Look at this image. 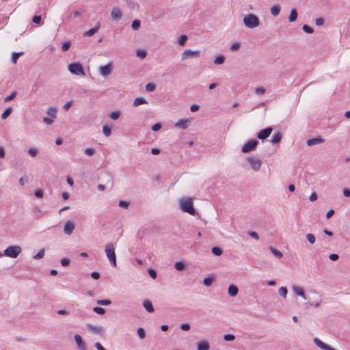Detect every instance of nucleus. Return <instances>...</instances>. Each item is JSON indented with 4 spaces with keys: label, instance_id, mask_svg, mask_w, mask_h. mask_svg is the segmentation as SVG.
Wrapping results in <instances>:
<instances>
[{
    "label": "nucleus",
    "instance_id": "56",
    "mask_svg": "<svg viewBox=\"0 0 350 350\" xmlns=\"http://www.w3.org/2000/svg\"><path fill=\"white\" fill-rule=\"evenodd\" d=\"M265 92V89L263 87H258L255 90V93L258 95L263 94Z\"/></svg>",
    "mask_w": 350,
    "mask_h": 350
},
{
    "label": "nucleus",
    "instance_id": "36",
    "mask_svg": "<svg viewBox=\"0 0 350 350\" xmlns=\"http://www.w3.org/2000/svg\"><path fill=\"white\" fill-rule=\"evenodd\" d=\"M12 107H8L7 109H5V110L3 112L2 115H1V118L3 120H5L12 113Z\"/></svg>",
    "mask_w": 350,
    "mask_h": 350
},
{
    "label": "nucleus",
    "instance_id": "54",
    "mask_svg": "<svg viewBox=\"0 0 350 350\" xmlns=\"http://www.w3.org/2000/svg\"><path fill=\"white\" fill-rule=\"evenodd\" d=\"M129 204L130 203L127 201L120 200V201H119L118 205L121 208H127L129 206Z\"/></svg>",
    "mask_w": 350,
    "mask_h": 350
},
{
    "label": "nucleus",
    "instance_id": "59",
    "mask_svg": "<svg viewBox=\"0 0 350 350\" xmlns=\"http://www.w3.org/2000/svg\"><path fill=\"white\" fill-rule=\"evenodd\" d=\"M161 129V123H156L152 126V131L156 132L159 131Z\"/></svg>",
    "mask_w": 350,
    "mask_h": 350
},
{
    "label": "nucleus",
    "instance_id": "51",
    "mask_svg": "<svg viewBox=\"0 0 350 350\" xmlns=\"http://www.w3.org/2000/svg\"><path fill=\"white\" fill-rule=\"evenodd\" d=\"M240 46H241V44L239 42H234L233 43L230 47V49L232 51H237L239 50L240 49Z\"/></svg>",
    "mask_w": 350,
    "mask_h": 350
},
{
    "label": "nucleus",
    "instance_id": "2",
    "mask_svg": "<svg viewBox=\"0 0 350 350\" xmlns=\"http://www.w3.org/2000/svg\"><path fill=\"white\" fill-rule=\"evenodd\" d=\"M105 252L106 256L110 262L111 265L113 267H117L116 255L115 253V247L113 243H109L105 246Z\"/></svg>",
    "mask_w": 350,
    "mask_h": 350
},
{
    "label": "nucleus",
    "instance_id": "42",
    "mask_svg": "<svg viewBox=\"0 0 350 350\" xmlns=\"http://www.w3.org/2000/svg\"><path fill=\"white\" fill-rule=\"evenodd\" d=\"M44 253H45V250L44 248H42V249L40 250L36 255L33 256V258L36 259V260L42 258L43 256H44Z\"/></svg>",
    "mask_w": 350,
    "mask_h": 350
},
{
    "label": "nucleus",
    "instance_id": "19",
    "mask_svg": "<svg viewBox=\"0 0 350 350\" xmlns=\"http://www.w3.org/2000/svg\"><path fill=\"white\" fill-rule=\"evenodd\" d=\"M209 343L206 340H202L197 344V350H209Z\"/></svg>",
    "mask_w": 350,
    "mask_h": 350
},
{
    "label": "nucleus",
    "instance_id": "57",
    "mask_svg": "<svg viewBox=\"0 0 350 350\" xmlns=\"http://www.w3.org/2000/svg\"><path fill=\"white\" fill-rule=\"evenodd\" d=\"M44 192L42 189H38L35 191L34 195L38 198H41L43 197Z\"/></svg>",
    "mask_w": 350,
    "mask_h": 350
},
{
    "label": "nucleus",
    "instance_id": "30",
    "mask_svg": "<svg viewBox=\"0 0 350 350\" xmlns=\"http://www.w3.org/2000/svg\"><path fill=\"white\" fill-rule=\"evenodd\" d=\"M105 184L109 185L110 187H112L113 185V176H111V174L105 173Z\"/></svg>",
    "mask_w": 350,
    "mask_h": 350
},
{
    "label": "nucleus",
    "instance_id": "9",
    "mask_svg": "<svg viewBox=\"0 0 350 350\" xmlns=\"http://www.w3.org/2000/svg\"><path fill=\"white\" fill-rule=\"evenodd\" d=\"M272 130L273 129L271 127H267L266 129H264L257 133V137L259 139L264 140L271 135Z\"/></svg>",
    "mask_w": 350,
    "mask_h": 350
},
{
    "label": "nucleus",
    "instance_id": "14",
    "mask_svg": "<svg viewBox=\"0 0 350 350\" xmlns=\"http://www.w3.org/2000/svg\"><path fill=\"white\" fill-rule=\"evenodd\" d=\"M75 340L78 348L81 350H86V344L83 340L81 336L79 334H75L74 336Z\"/></svg>",
    "mask_w": 350,
    "mask_h": 350
},
{
    "label": "nucleus",
    "instance_id": "22",
    "mask_svg": "<svg viewBox=\"0 0 350 350\" xmlns=\"http://www.w3.org/2000/svg\"><path fill=\"white\" fill-rule=\"evenodd\" d=\"M282 137V136L280 133H275L271 137V142L273 144H278L281 142Z\"/></svg>",
    "mask_w": 350,
    "mask_h": 350
},
{
    "label": "nucleus",
    "instance_id": "8",
    "mask_svg": "<svg viewBox=\"0 0 350 350\" xmlns=\"http://www.w3.org/2000/svg\"><path fill=\"white\" fill-rule=\"evenodd\" d=\"M200 55V51L185 50L181 55V60H185L189 57H198Z\"/></svg>",
    "mask_w": 350,
    "mask_h": 350
},
{
    "label": "nucleus",
    "instance_id": "64",
    "mask_svg": "<svg viewBox=\"0 0 350 350\" xmlns=\"http://www.w3.org/2000/svg\"><path fill=\"white\" fill-rule=\"evenodd\" d=\"M180 329L183 331H188L190 329V325L187 323L180 325Z\"/></svg>",
    "mask_w": 350,
    "mask_h": 350
},
{
    "label": "nucleus",
    "instance_id": "23",
    "mask_svg": "<svg viewBox=\"0 0 350 350\" xmlns=\"http://www.w3.org/2000/svg\"><path fill=\"white\" fill-rule=\"evenodd\" d=\"M293 290L296 295L302 297L304 299H306L305 292L301 287H299L298 286H293Z\"/></svg>",
    "mask_w": 350,
    "mask_h": 350
},
{
    "label": "nucleus",
    "instance_id": "35",
    "mask_svg": "<svg viewBox=\"0 0 350 350\" xmlns=\"http://www.w3.org/2000/svg\"><path fill=\"white\" fill-rule=\"evenodd\" d=\"M214 281V278L213 277H207L205 278L203 280V284L206 286H211Z\"/></svg>",
    "mask_w": 350,
    "mask_h": 350
},
{
    "label": "nucleus",
    "instance_id": "4",
    "mask_svg": "<svg viewBox=\"0 0 350 350\" xmlns=\"http://www.w3.org/2000/svg\"><path fill=\"white\" fill-rule=\"evenodd\" d=\"M22 249L19 245H10L3 252L5 256L16 258L21 254Z\"/></svg>",
    "mask_w": 350,
    "mask_h": 350
},
{
    "label": "nucleus",
    "instance_id": "45",
    "mask_svg": "<svg viewBox=\"0 0 350 350\" xmlns=\"http://www.w3.org/2000/svg\"><path fill=\"white\" fill-rule=\"evenodd\" d=\"M138 336L140 339H144L146 337V332L144 328L139 327L137 330Z\"/></svg>",
    "mask_w": 350,
    "mask_h": 350
},
{
    "label": "nucleus",
    "instance_id": "3",
    "mask_svg": "<svg viewBox=\"0 0 350 350\" xmlns=\"http://www.w3.org/2000/svg\"><path fill=\"white\" fill-rule=\"evenodd\" d=\"M243 21L245 27L250 29L255 28L260 24L258 17L254 14H249L245 16Z\"/></svg>",
    "mask_w": 350,
    "mask_h": 350
},
{
    "label": "nucleus",
    "instance_id": "46",
    "mask_svg": "<svg viewBox=\"0 0 350 350\" xmlns=\"http://www.w3.org/2000/svg\"><path fill=\"white\" fill-rule=\"evenodd\" d=\"M93 311L98 314H105V310L103 308L96 306L93 308Z\"/></svg>",
    "mask_w": 350,
    "mask_h": 350
},
{
    "label": "nucleus",
    "instance_id": "32",
    "mask_svg": "<svg viewBox=\"0 0 350 350\" xmlns=\"http://www.w3.org/2000/svg\"><path fill=\"white\" fill-rule=\"evenodd\" d=\"M174 267L178 271H183L185 269L186 266L183 262L178 261L175 263Z\"/></svg>",
    "mask_w": 350,
    "mask_h": 350
},
{
    "label": "nucleus",
    "instance_id": "6",
    "mask_svg": "<svg viewBox=\"0 0 350 350\" xmlns=\"http://www.w3.org/2000/svg\"><path fill=\"white\" fill-rule=\"evenodd\" d=\"M258 141L256 139H250L247 141L241 148V151L243 153H248L251 151L255 150L258 144Z\"/></svg>",
    "mask_w": 350,
    "mask_h": 350
},
{
    "label": "nucleus",
    "instance_id": "28",
    "mask_svg": "<svg viewBox=\"0 0 350 350\" xmlns=\"http://www.w3.org/2000/svg\"><path fill=\"white\" fill-rule=\"evenodd\" d=\"M126 3L130 10H139V5L132 0H126Z\"/></svg>",
    "mask_w": 350,
    "mask_h": 350
},
{
    "label": "nucleus",
    "instance_id": "1",
    "mask_svg": "<svg viewBox=\"0 0 350 350\" xmlns=\"http://www.w3.org/2000/svg\"><path fill=\"white\" fill-rule=\"evenodd\" d=\"M180 208L183 212L187 213L195 216L197 213L193 207V203L191 198H181L180 200Z\"/></svg>",
    "mask_w": 350,
    "mask_h": 350
},
{
    "label": "nucleus",
    "instance_id": "15",
    "mask_svg": "<svg viewBox=\"0 0 350 350\" xmlns=\"http://www.w3.org/2000/svg\"><path fill=\"white\" fill-rule=\"evenodd\" d=\"M100 73L106 77L109 75L112 71V65L111 64H108L105 66H102L99 68Z\"/></svg>",
    "mask_w": 350,
    "mask_h": 350
},
{
    "label": "nucleus",
    "instance_id": "38",
    "mask_svg": "<svg viewBox=\"0 0 350 350\" xmlns=\"http://www.w3.org/2000/svg\"><path fill=\"white\" fill-rule=\"evenodd\" d=\"M187 39L188 37L186 35H181L178 40V44L180 46H184Z\"/></svg>",
    "mask_w": 350,
    "mask_h": 350
},
{
    "label": "nucleus",
    "instance_id": "29",
    "mask_svg": "<svg viewBox=\"0 0 350 350\" xmlns=\"http://www.w3.org/2000/svg\"><path fill=\"white\" fill-rule=\"evenodd\" d=\"M57 108L55 107H49L47 109V115L51 117L52 118H55L57 117Z\"/></svg>",
    "mask_w": 350,
    "mask_h": 350
},
{
    "label": "nucleus",
    "instance_id": "7",
    "mask_svg": "<svg viewBox=\"0 0 350 350\" xmlns=\"http://www.w3.org/2000/svg\"><path fill=\"white\" fill-rule=\"evenodd\" d=\"M247 161L249 162L251 167L254 171H258L262 165L261 160L256 159L254 157H248Z\"/></svg>",
    "mask_w": 350,
    "mask_h": 350
},
{
    "label": "nucleus",
    "instance_id": "26",
    "mask_svg": "<svg viewBox=\"0 0 350 350\" xmlns=\"http://www.w3.org/2000/svg\"><path fill=\"white\" fill-rule=\"evenodd\" d=\"M280 10H281L280 6L278 4H275L271 8V14L273 16H276L280 14Z\"/></svg>",
    "mask_w": 350,
    "mask_h": 350
},
{
    "label": "nucleus",
    "instance_id": "17",
    "mask_svg": "<svg viewBox=\"0 0 350 350\" xmlns=\"http://www.w3.org/2000/svg\"><path fill=\"white\" fill-rule=\"evenodd\" d=\"M325 142V139L321 137H314L309 139L306 141V144L308 146H312L316 144H322Z\"/></svg>",
    "mask_w": 350,
    "mask_h": 350
},
{
    "label": "nucleus",
    "instance_id": "20",
    "mask_svg": "<svg viewBox=\"0 0 350 350\" xmlns=\"http://www.w3.org/2000/svg\"><path fill=\"white\" fill-rule=\"evenodd\" d=\"M238 292H239V288L238 287L234 285V284H230L229 286H228V293L231 296V297H235L237 294H238Z\"/></svg>",
    "mask_w": 350,
    "mask_h": 350
},
{
    "label": "nucleus",
    "instance_id": "31",
    "mask_svg": "<svg viewBox=\"0 0 350 350\" xmlns=\"http://www.w3.org/2000/svg\"><path fill=\"white\" fill-rule=\"evenodd\" d=\"M225 62V57L223 55L217 56L214 59V64L216 65H221Z\"/></svg>",
    "mask_w": 350,
    "mask_h": 350
},
{
    "label": "nucleus",
    "instance_id": "43",
    "mask_svg": "<svg viewBox=\"0 0 350 350\" xmlns=\"http://www.w3.org/2000/svg\"><path fill=\"white\" fill-rule=\"evenodd\" d=\"M96 303L101 306H109L111 304V301L110 299H98Z\"/></svg>",
    "mask_w": 350,
    "mask_h": 350
},
{
    "label": "nucleus",
    "instance_id": "48",
    "mask_svg": "<svg viewBox=\"0 0 350 350\" xmlns=\"http://www.w3.org/2000/svg\"><path fill=\"white\" fill-rule=\"evenodd\" d=\"M156 85L154 83H148L146 85V90L147 92H152L155 90Z\"/></svg>",
    "mask_w": 350,
    "mask_h": 350
},
{
    "label": "nucleus",
    "instance_id": "39",
    "mask_svg": "<svg viewBox=\"0 0 350 350\" xmlns=\"http://www.w3.org/2000/svg\"><path fill=\"white\" fill-rule=\"evenodd\" d=\"M141 22L138 19L134 20L131 23V27L133 30H137L140 27Z\"/></svg>",
    "mask_w": 350,
    "mask_h": 350
},
{
    "label": "nucleus",
    "instance_id": "62",
    "mask_svg": "<svg viewBox=\"0 0 350 350\" xmlns=\"http://www.w3.org/2000/svg\"><path fill=\"white\" fill-rule=\"evenodd\" d=\"M85 153L88 156H92L95 153V150L92 148H86L85 150Z\"/></svg>",
    "mask_w": 350,
    "mask_h": 350
},
{
    "label": "nucleus",
    "instance_id": "55",
    "mask_svg": "<svg viewBox=\"0 0 350 350\" xmlns=\"http://www.w3.org/2000/svg\"><path fill=\"white\" fill-rule=\"evenodd\" d=\"M28 153L32 157H35L38 154V150L34 148H31L28 150Z\"/></svg>",
    "mask_w": 350,
    "mask_h": 350
},
{
    "label": "nucleus",
    "instance_id": "11",
    "mask_svg": "<svg viewBox=\"0 0 350 350\" xmlns=\"http://www.w3.org/2000/svg\"><path fill=\"white\" fill-rule=\"evenodd\" d=\"M87 327L89 331L92 333L97 334L99 335H103L104 331L103 327L99 325H94L92 324H87Z\"/></svg>",
    "mask_w": 350,
    "mask_h": 350
},
{
    "label": "nucleus",
    "instance_id": "49",
    "mask_svg": "<svg viewBox=\"0 0 350 350\" xmlns=\"http://www.w3.org/2000/svg\"><path fill=\"white\" fill-rule=\"evenodd\" d=\"M302 29L307 33H312L314 32L313 28L308 25H304L302 27Z\"/></svg>",
    "mask_w": 350,
    "mask_h": 350
},
{
    "label": "nucleus",
    "instance_id": "12",
    "mask_svg": "<svg viewBox=\"0 0 350 350\" xmlns=\"http://www.w3.org/2000/svg\"><path fill=\"white\" fill-rule=\"evenodd\" d=\"M122 14L119 8L115 7L111 12V17L114 21H120L122 18Z\"/></svg>",
    "mask_w": 350,
    "mask_h": 350
},
{
    "label": "nucleus",
    "instance_id": "18",
    "mask_svg": "<svg viewBox=\"0 0 350 350\" xmlns=\"http://www.w3.org/2000/svg\"><path fill=\"white\" fill-rule=\"evenodd\" d=\"M100 27V24L99 22H98L93 28L85 31L83 33V36H89V37L92 36L98 31Z\"/></svg>",
    "mask_w": 350,
    "mask_h": 350
},
{
    "label": "nucleus",
    "instance_id": "5",
    "mask_svg": "<svg viewBox=\"0 0 350 350\" xmlns=\"http://www.w3.org/2000/svg\"><path fill=\"white\" fill-rule=\"evenodd\" d=\"M68 70L72 75L85 76V73L83 66L79 62L71 63L68 66Z\"/></svg>",
    "mask_w": 350,
    "mask_h": 350
},
{
    "label": "nucleus",
    "instance_id": "44",
    "mask_svg": "<svg viewBox=\"0 0 350 350\" xmlns=\"http://www.w3.org/2000/svg\"><path fill=\"white\" fill-rule=\"evenodd\" d=\"M287 293H288V290H287L286 287L282 286V287H280L278 290V294L283 297H286Z\"/></svg>",
    "mask_w": 350,
    "mask_h": 350
},
{
    "label": "nucleus",
    "instance_id": "40",
    "mask_svg": "<svg viewBox=\"0 0 350 350\" xmlns=\"http://www.w3.org/2000/svg\"><path fill=\"white\" fill-rule=\"evenodd\" d=\"M306 239L311 245L314 244L316 241L314 235L312 233H308L306 234Z\"/></svg>",
    "mask_w": 350,
    "mask_h": 350
},
{
    "label": "nucleus",
    "instance_id": "27",
    "mask_svg": "<svg viewBox=\"0 0 350 350\" xmlns=\"http://www.w3.org/2000/svg\"><path fill=\"white\" fill-rule=\"evenodd\" d=\"M269 249L271 251V252L278 258H282L283 257V254L280 251L275 249V247L269 246Z\"/></svg>",
    "mask_w": 350,
    "mask_h": 350
},
{
    "label": "nucleus",
    "instance_id": "33",
    "mask_svg": "<svg viewBox=\"0 0 350 350\" xmlns=\"http://www.w3.org/2000/svg\"><path fill=\"white\" fill-rule=\"evenodd\" d=\"M120 111H112L109 114V116L111 119L116 120H118L120 116Z\"/></svg>",
    "mask_w": 350,
    "mask_h": 350
},
{
    "label": "nucleus",
    "instance_id": "63",
    "mask_svg": "<svg viewBox=\"0 0 350 350\" xmlns=\"http://www.w3.org/2000/svg\"><path fill=\"white\" fill-rule=\"evenodd\" d=\"M248 234L252 237L253 239H256V240H258L259 239V236L258 234V233L256 232H254V231H250L248 232Z\"/></svg>",
    "mask_w": 350,
    "mask_h": 350
},
{
    "label": "nucleus",
    "instance_id": "41",
    "mask_svg": "<svg viewBox=\"0 0 350 350\" xmlns=\"http://www.w3.org/2000/svg\"><path fill=\"white\" fill-rule=\"evenodd\" d=\"M103 132L106 137H109L111 133V129L107 125H105L103 127Z\"/></svg>",
    "mask_w": 350,
    "mask_h": 350
},
{
    "label": "nucleus",
    "instance_id": "25",
    "mask_svg": "<svg viewBox=\"0 0 350 350\" xmlns=\"http://www.w3.org/2000/svg\"><path fill=\"white\" fill-rule=\"evenodd\" d=\"M297 18V12L295 8H293L291 10V13L288 17V20L289 22H294Z\"/></svg>",
    "mask_w": 350,
    "mask_h": 350
},
{
    "label": "nucleus",
    "instance_id": "47",
    "mask_svg": "<svg viewBox=\"0 0 350 350\" xmlns=\"http://www.w3.org/2000/svg\"><path fill=\"white\" fill-rule=\"evenodd\" d=\"M136 55L140 59H144V58H145L146 57L147 52L146 51H144V50H137V53H136Z\"/></svg>",
    "mask_w": 350,
    "mask_h": 350
},
{
    "label": "nucleus",
    "instance_id": "16",
    "mask_svg": "<svg viewBox=\"0 0 350 350\" xmlns=\"http://www.w3.org/2000/svg\"><path fill=\"white\" fill-rule=\"evenodd\" d=\"M191 123L190 119H180L176 124L175 126L182 129H185L189 126Z\"/></svg>",
    "mask_w": 350,
    "mask_h": 350
},
{
    "label": "nucleus",
    "instance_id": "58",
    "mask_svg": "<svg viewBox=\"0 0 350 350\" xmlns=\"http://www.w3.org/2000/svg\"><path fill=\"white\" fill-rule=\"evenodd\" d=\"M70 260L67 258H62L60 261V263L63 267L68 266L70 265Z\"/></svg>",
    "mask_w": 350,
    "mask_h": 350
},
{
    "label": "nucleus",
    "instance_id": "37",
    "mask_svg": "<svg viewBox=\"0 0 350 350\" xmlns=\"http://www.w3.org/2000/svg\"><path fill=\"white\" fill-rule=\"evenodd\" d=\"M211 252L214 255L217 256L221 255V254L223 252L222 250L220 247H217V246L213 247L211 249Z\"/></svg>",
    "mask_w": 350,
    "mask_h": 350
},
{
    "label": "nucleus",
    "instance_id": "52",
    "mask_svg": "<svg viewBox=\"0 0 350 350\" xmlns=\"http://www.w3.org/2000/svg\"><path fill=\"white\" fill-rule=\"evenodd\" d=\"M17 92H13L9 96L5 98L4 101L8 102L14 99L16 96Z\"/></svg>",
    "mask_w": 350,
    "mask_h": 350
},
{
    "label": "nucleus",
    "instance_id": "60",
    "mask_svg": "<svg viewBox=\"0 0 350 350\" xmlns=\"http://www.w3.org/2000/svg\"><path fill=\"white\" fill-rule=\"evenodd\" d=\"M41 20L42 18L40 15H35L32 18L33 23L36 24H39L41 22Z\"/></svg>",
    "mask_w": 350,
    "mask_h": 350
},
{
    "label": "nucleus",
    "instance_id": "61",
    "mask_svg": "<svg viewBox=\"0 0 350 350\" xmlns=\"http://www.w3.org/2000/svg\"><path fill=\"white\" fill-rule=\"evenodd\" d=\"M148 272V274L150 275V276L152 279H155L157 278V272H156V271L154 269H149Z\"/></svg>",
    "mask_w": 350,
    "mask_h": 350
},
{
    "label": "nucleus",
    "instance_id": "21",
    "mask_svg": "<svg viewBox=\"0 0 350 350\" xmlns=\"http://www.w3.org/2000/svg\"><path fill=\"white\" fill-rule=\"evenodd\" d=\"M143 306L148 312H153L154 310L152 302L148 299H146L144 301Z\"/></svg>",
    "mask_w": 350,
    "mask_h": 350
},
{
    "label": "nucleus",
    "instance_id": "50",
    "mask_svg": "<svg viewBox=\"0 0 350 350\" xmlns=\"http://www.w3.org/2000/svg\"><path fill=\"white\" fill-rule=\"evenodd\" d=\"M71 46L70 41L64 42L62 43V49L63 51H67Z\"/></svg>",
    "mask_w": 350,
    "mask_h": 350
},
{
    "label": "nucleus",
    "instance_id": "24",
    "mask_svg": "<svg viewBox=\"0 0 350 350\" xmlns=\"http://www.w3.org/2000/svg\"><path fill=\"white\" fill-rule=\"evenodd\" d=\"M144 104H148V101L144 97H137L133 103V105L134 107H137Z\"/></svg>",
    "mask_w": 350,
    "mask_h": 350
},
{
    "label": "nucleus",
    "instance_id": "53",
    "mask_svg": "<svg viewBox=\"0 0 350 350\" xmlns=\"http://www.w3.org/2000/svg\"><path fill=\"white\" fill-rule=\"evenodd\" d=\"M223 339L225 341H232L235 339V336L233 334H226L224 336Z\"/></svg>",
    "mask_w": 350,
    "mask_h": 350
},
{
    "label": "nucleus",
    "instance_id": "10",
    "mask_svg": "<svg viewBox=\"0 0 350 350\" xmlns=\"http://www.w3.org/2000/svg\"><path fill=\"white\" fill-rule=\"evenodd\" d=\"M75 224L72 221H67L64 226V232L67 235H70L75 229Z\"/></svg>",
    "mask_w": 350,
    "mask_h": 350
},
{
    "label": "nucleus",
    "instance_id": "13",
    "mask_svg": "<svg viewBox=\"0 0 350 350\" xmlns=\"http://www.w3.org/2000/svg\"><path fill=\"white\" fill-rule=\"evenodd\" d=\"M314 342L318 347L323 350H336L332 347L329 346L328 345L324 343L317 338H314Z\"/></svg>",
    "mask_w": 350,
    "mask_h": 350
},
{
    "label": "nucleus",
    "instance_id": "34",
    "mask_svg": "<svg viewBox=\"0 0 350 350\" xmlns=\"http://www.w3.org/2000/svg\"><path fill=\"white\" fill-rule=\"evenodd\" d=\"M24 54L23 52H18V53H16V52H14L12 53V62L14 63V64H16L18 59L19 58L20 56L23 55Z\"/></svg>",
    "mask_w": 350,
    "mask_h": 350
}]
</instances>
